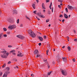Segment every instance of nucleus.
Here are the masks:
<instances>
[{"label": "nucleus", "instance_id": "0eeeda50", "mask_svg": "<svg viewBox=\"0 0 77 77\" xmlns=\"http://www.w3.org/2000/svg\"><path fill=\"white\" fill-rule=\"evenodd\" d=\"M61 71L63 75H65L66 74V71L65 70H63L62 69L61 70Z\"/></svg>", "mask_w": 77, "mask_h": 77}, {"label": "nucleus", "instance_id": "20e7f679", "mask_svg": "<svg viewBox=\"0 0 77 77\" xmlns=\"http://www.w3.org/2000/svg\"><path fill=\"white\" fill-rule=\"evenodd\" d=\"M17 38H20L21 39H23L24 38V36H23L21 35H17Z\"/></svg>", "mask_w": 77, "mask_h": 77}, {"label": "nucleus", "instance_id": "1a4fd4ad", "mask_svg": "<svg viewBox=\"0 0 77 77\" xmlns=\"http://www.w3.org/2000/svg\"><path fill=\"white\" fill-rule=\"evenodd\" d=\"M68 8L69 9H72V6H70L69 5H68Z\"/></svg>", "mask_w": 77, "mask_h": 77}, {"label": "nucleus", "instance_id": "bb28decb", "mask_svg": "<svg viewBox=\"0 0 77 77\" xmlns=\"http://www.w3.org/2000/svg\"><path fill=\"white\" fill-rule=\"evenodd\" d=\"M7 70H8H8H9V69H10V68H9V67H7Z\"/></svg>", "mask_w": 77, "mask_h": 77}, {"label": "nucleus", "instance_id": "de8ad7c7", "mask_svg": "<svg viewBox=\"0 0 77 77\" xmlns=\"http://www.w3.org/2000/svg\"><path fill=\"white\" fill-rule=\"evenodd\" d=\"M36 12V11H35L33 12V13H34V14H35Z\"/></svg>", "mask_w": 77, "mask_h": 77}, {"label": "nucleus", "instance_id": "09e8293b", "mask_svg": "<svg viewBox=\"0 0 77 77\" xmlns=\"http://www.w3.org/2000/svg\"><path fill=\"white\" fill-rule=\"evenodd\" d=\"M65 21V20L63 19L62 20V21L63 22V23H64V21Z\"/></svg>", "mask_w": 77, "mask_h": 77}, {"label": "nucleus", "instance_id": "c85d7f7f", "mask_svg": "<svg viewBox=\"0 0 77 77\" xmlns=\"http://www.w3.org/2000/svg\"><path fill=\"white\" fill-rule=\"evenodd\" d=\"M74 41L77 42V38H75L74 40Z\"/></svg>", "mask_w": 77, "mask_h": 77}, {"label": "nucleus", "instance_id": "7c9ffc66", "mask_svg": "<svg viewBox=\"0 0 77 77\" xmlns=\"http://www.w3.org/2000/svg\"><path fill=\"white\" fill-rule=\"evenodd\" d=\"M72 61H73V62H75V59H72Z\"/></svg>", "mask_w": 77, "mask_h": 77}, {"label": "nucleus", "instance_id": "13d9d810", "mask_svg": "<svg viewBox=\"0 0 77 77\" xmlns=\"http://www.w3.org/2000/svg\"><path fill=\"white\" fill-rule=\"evenodd\" d=\"M49 27H50L51 26V24H50L49 25H48Z\"/></svg>", "mask_w": 77, "mask_h": 77}, {"label": "nucleus", "instance_id": "c756f323", "mask_svg": "<svg viewBox=\"0 0 77 77\" xmlns=\"http://www.w3.org/2000/svg\"><path fill=\"white\" fill-rule=\"evenodd\" d=\"M26 18L27 19H28V20H30V19L29 18L27 17L26 16Z\"/></svg>", "mask_w": 77, "mask_h": 77}, {"label": "nucleus", "instance_id": "680f3d73", "mask_svg": "<svg viewBox=\"0 0 77 77\" xmlns=\"http://www.w3.org/2000/svg\"><path fill=\"white\" fill-rule=\"evenodd\" d=\"M16 68H18V66H16Z\"/></svg>", "mask_w": 77, "mask_h": 77}, {"label": "nucleus", "instance_id": "a19ab883", "mask_svg": "<svg viewBox=\"0 0 77 77\" xmlns=\"http://www.w3.org/2000/svg\"><path fill=\"white\" fill-rule=\"evenodd\" d=\"M2 38V34H0V39Z\"/></svg>", "mask_w": 77, "mask_h": 77}, {"label": "nucleus", "instance_id": "f03ea898", "mask_svg": "<svg viewBox=\"0 0 77 77\" xmlns=\"http://www.w3.org/2000/svg\"><path fill=\"white\" fill-rule=\"evenodd\" d=\"M28 33L32 38H35V36H36L35 33L33 32H32L31 29H30L28 31Z\"/></svg>", "mask_w": 77, "mask_h": 77}, {"label": "nucleus", "instance_id": "6e6d98bb", "mask_svg": "<svg viewBox=\"0 0 77 77\" xmlns=\"http://www.w3.org/2000/svg\"><path fill=\"white\" fill-rule=\"evenodd\" d=\"M1 13H2V11H1V10L0 9V14H1Z\"/></svg>", "mask_w": 77, "mask_h": 77}, {"label": "nucleus", "instance_id": "79ce46f5", "mask_svg": "<svg viewBox=\"0 0 77 77\" xmlns=\"http://www.w3.org/2000/svg\"><path fill=\"white\" fill-rule=\"evenodd\" d=\"M38 45H39V46H41V43H38Z\"/></svg>", "mask_w": 77, "mask_h": 77}, {"label": "nucleus", "instance_id": "393cba45", "mask_svg": "<svg viewBox=\"0 0 77 77\" xmlns=\"http://www.w3.org/2000/svg\"><path fill=\"white\" fill-rule=\"evenodd\" d=\"M15 50H12V51H10V52H11V53H13V52H15Z\"/></svg>", "mask_w": 77, "mask_h": 77}, {"label": "nucleus", "instance_id": "7ed1b4c3", "mask_svg": "<svg viewBox=\"0 0 77 77\" xmlns=\"http://www.w3.org/2000/svg\"><path fill=\"white\" fill-rule=\"evenodd\" d=\"M15 28H16V26L15 25L12 26L10 25L8 26V29H13Z\"/></svg>", "mask_w": 77, "mask_h": 77}, {"label": "nucleus", "instance_id": "f8f14e48", "mask_svg": "<svg viewBox=\"0 0 77 77\" xmlns=\"http://www.w3.org/2000/svg\"><path fill=\"white\" fill-rule=\"evenodd\" d=\"M38 38L40 41H42L43 40V38L41 37H39Z\"/></svg>", "mask_w": 77, "mask_h": 77}, {"label": "nucleus", "instance_id": "aec40b11", "mask_svg": "<svg viewBox=\"0 0 77 77\" xmlns=\"http://www.w3.org/2000/svg\"><path fill=\"white\" fill-rule=\"evenodd\" d=\"M35 4H34L32 5V7L34 8V9H35Z\"/></svg>", "mask_w": 77, "mask_h": 77}, {"label": "nucleus", "instance_id": "2f4dec72", "mask_svg": "<svg viewBox=\"0 0 77 77\" xmlns=\"http://www.w3.org/2000/svg\"><path fill=\"white\" fill-rule=\"evenodd\" d=\"M8 47L9 48H10L11 47H12V45H8Z\"/></svg>", "mask_w": 77, "mask_h": 77}, {"label": "nucleus", "instance_id": "e2e57ef3", "mask_svg": "<svg viewBox=\"0 0 77 77\" xmlns=\"http://www.w3.org/2000/svg\"><path fill=\"white\" fill-rule=\"evenodd\" d=\"M52 12H53V8H52Z\"/></svg>", "mask_w": 77, "mask_h": 77}, {"label": "nucleus", "instance_id": "6e6552de", "mask_svg": "<svg viewBox=\"0 0 77 77\" xmlns=\"http://www.w3.org/2000/svg\"><path fill=\"white\" fill-rule=\"evenodd\" d=\"M8 72H5L4 73L2 77H7V75H8Z\"/></svg>", "mask_w": 77, "mask_h": 77}, {"label": "nucleus", "instance_id": "bf43d9fd", "mask_svg": "<svg viewBox=\"0 0 77 77\" xmlns=\"http://www.w3.org/2000/svg\"><path fill=\"white\" fill-rule=\"evenodd\" d=\"M71 17V15H69V17Z\"/></svg>", "mask_w": 77, "mask_h": 77}, {"label": "nucleus", "instance_id": "3c124183", "mask_svg": "<svg viewBox=\"0 0 77 77\" xmlns=\"http://www.w3.org/2000/svg\"><path fill=\"white\" fill-rule=\"evenodd\" d=\"M65 46H63L62 47V48H65Z\"/></svg>", "mask_w": 77, "mask_h": 77}, {"label": "nucleus", "instance_id": "338daca9", "mask_svg": "<svg viewBox=\"0 0 77 77\" xmlns=\"http://www.w3.org/2000/svg\"><path fill=\"white\" fill-rule=\"evenodd\" d=\"M60 5L61 6V5H62V4H60Z\"/></svg>", "mask_w": 77, "mask_h": 77}, {"label": "nucleus", "instance_id": "69168bd1", "mask_svg": "<svg viewBox=\"0 0 77 77\" xmlns=\"http://www.w3.org/2000/svg\"><path fill=\"white\" fill-rule=\"evenodd\" d=\"M43 12H45V10H43Z\"/></svg>", "mask_w": 77, "mask_h": 77}, {"label": "nucleus", "instance_id": "c9c22d12", "mask_svg": "<svg viewBox=\"0 0 77 77\" xmlns=\"http://www.w3.org/2000/svg\"><path fill=\"white\" fill-rule=\"evenodd\" d=\"M14 61H15L16 62H17V60L16 59H14Z\"/></svg>", "mask_w": 77, "mask_h": 77}, {"label": "nucleus", "instance_id": "864d4df0", "mask_svg": "<svg viewBox=\"0 0 77 77\" xmlns=\"http://www.w3.org/2000/svg\"><path fill=\"white\" fill-rule=\"evenodd\" d=\"M51 6H49V8L51 9Z\"/></svg>", "mask_w": 77, "mask_h": 77}, {"label": "nucleus", "instance_id": "052dcab7", "mask_svg": "<svg viewBox=\"0 0 77 77\" xmlns=\"http://www.w3.org/2000/svg\"><path fill=\"white\" fill-rule=\"evenodd\" d=\"M67 39H69V36H67Z\"/></svg>", "mask_w": 77, "mask_h": 77}, {"label": "nucleus", "instance_id": "412c9836", "mask_svg": "<svg viewBox=\"0 0 77 77\" xmlns=\"http://www.w3.org/2000/svg\"><path fill=\"white\" fill-rule=\"evenodd\" d=\"M58 1L60 2V3H62V2H63V0H58Z\"/></svg>", "mask_w": 77, "mask_h": 77}, {"label": "nucleus", "instance_id": "774afa93", "mask_svg": "<svg viewBox=\"0 0 77 77\" xmlns=\"http://www.w3.org/2000/svg\"><path fill=\"white\" fill-rule=\"evenodd\" d=\"M48 68H50V66H48Z\"/></svg>", "mask_w": 77, "mask_h": 77}, {"label": "nucleus", "instance_id": "4c0bfd02", "mask_svg": "<svg viewBox=\"0 0 77 77\" xmlns=\"http://www.w3.org/2000/svg\"><path fill=\"white\" fill-rule=\"evenodd\" d=\"M48 14H49V15L50 14V11H48Z\"/></svg>", "mask_w": 77, "mask_h": 77}, {"label": "nucleus", "instance_id": "9b49d317", "mask_svg": "<svg viewBox=\"0 0 77 77\" xmlns=\"http://www.w3.org/2000/svg\"><path fill=\"white\" fill-rule=\"evenodd\" d=\"M42 6L43 9H45V5H44V3H42Z\"/></svg>", "mask_w": 77, "mask_h": 77}, {"label": "nucleus", "instance_id": "a211bd4d", "mask_svg": "<svg viewBox=\"0 0 77 77\" xmlns=\"http://www.w3.org/2000/svg\"><path fill=\"white\" fill-rule=\"evenodd\" d=\"M67 48L69 50V51H70L71 50V48L69 46H68L67 47Z\"/></svg>", "mask_w": 77, "mask_h": 77}, {"label": "nucleus", "instance_id": "603ef678", "mask_svg": "<svg viewBox=\"0 0 77 77\" xmlns=\"http://www.w3.org/2000/svg\"><path fill=\"white\" fill-rule=\"evenodd\" d=\"M36 1L37 2V3H38V2H39V0H36Z\"/></svg>", "mask_w": 77, "mask_h": 77}, {"label": "nucleus", "instance_id": "a878e982", "mask_svg": "<svg viewBox=\"0 0 77 77\" xmlns=\"http://www.w3.org/2000/svg\"><path fill=\"white\" fill-rule=\"evenodd\" d=\"M2 74H3L2 72L0 71V76H1L2 75Z\"/></svg>", "mask_w": 77, "mask_h": 77}, {"label": "nucleus", "instance_id": "72a5a7b5", "mask_svg": "<svg viewBox=\"0 0 77 77\" xmlns=\"http://www.w3.org/2000/svg\"><path fill=\"white\" fill-rule=\"evenodd\" d=\"M36 18L38 19V20H40V19L38 17H36Z\"/></svg>", "mask_w": 77, "mask_h": 77}, {"label": "nucleus", "instance_id": "f704fd0d", "mask_svg": "<svg viewBox=\"0 0 77 77\" xmlns=\"http://www.w3.org/2000/svg\"><path fill=\"white\" fill-rule=\"evenodd\" d=\"M4 37H7V35H6V34H5L4 35Z\"/></svg>", "mask_w": 77, "mask_h": 77}, {"label": "nucleus", "instance_id": "4be33fe9", "mask_svg": "<svg viewBox=\"0 0 77 77\" xmlns=\"http://www.w3.org/2000/svg\"><path fill=\"white\" fill-rule=\"evenodd\" d=\"M3 30H4V31H6V30H7V29H6V28H3Z\"/></svg>", "mask_w": 77, "mask_h": 77}, {"label": "nucleus", "instance_id": "4d7b16f0", "mask_svg": "<svg viewBox=\"0 0 77 77\" xmlns=\"http://www.w3.org/2000/svg\"><path fill=\"white\" fill-rule=\"evenodd\" d=\"M13 54H14V55H15V54H16L15 53H13Z\"/></svg>", "mask_w": 77, "mask_h": 77}, {"label": "nucleus", "instance_id": "6ab92c4d", "mask_svg": "<svg viewBox=\"0 0 77 77\" xmlns=\"http://www.w3.org/2000/svg\"><path fill=\"white\" fill-rule=\"evenodd\" d=\"M51 72H52V71H51L50 72H48V75H50L51 74Z\"/></svg>", "mask_w": 77, "mask_h": 77}, {"label": "nucleus", "instance_id": "2eb2a0df", "mask_svg": "<svg viewBox=\"0 0 77 77\" xmlns=\"http://www.w3.org/2000/svg\"><path fill=\"white\" fill-rule=\"evenodd\" d=\"M13 12L14 13H15L16 14H17V11L15 10H13Z\"/></svg>", "mask_w": 77, "mask_h": 77}, {"label": "nucleus", "instance_id": "b1692460", "mask_svg": "<svg viewBox=\"0 0 77 77\" xmlns=\"http://www.w3.org/2000/svg\"><path fill=\"white\" fill-rule=\"evenodd\" d=\"M50 21V20L49 19H48L46 20V22H48V21Z\"/></svg>", "mask_w": 77, "mask_h": 77}, {"label": "nucleus", "instance_id": "ddd939ff", "mask_svg": "<svg viewBox=\"0 0 77 77\" xmlns=\"http://www.w3.org/2000/svg\"><path fill=\"white\" fill-rule=\"evenodd\" d=\"M62 59L63 61L66 62L67 60L66 58L65 57H63Z\"/></svg>", "mask_w": 77, "mask_h": 77}, {"label": "nucleus", "instance_id": "a18cd8bd", "mask_svg": "<svg viewBox=\"0 0 77 77\" xmlns=\"http://www.w3.org/2000/svg\"><path fill=\"white\" fill-rule=\"evenodd\" d=\"M44 39H46V38H47V37L45 36H44Z\"/></svg>", "mask_w": 77, "mask_h": 77}, {"label": "nucleus", "instance_id": "37998d69", "mask_svg": "<svg viewBox=\"0 0 77 77\" xmlns=\"http://www.w3.org/2000/svg\"><path fill=\"white\" fill-rule=\"evenodd\" d=\"M20 27H23V24H20Z\"/></svg>", "mask_w": 77, "mask_h": 77}, {"label": "nucleus", "instance_id": "5701e85b", "mask_svg": "<svg viewBox=\"0 0 77 77\" xmlns=\"http://www.w3.org/2000/svg\"><path fill=\"white\" fill-rule=\"evenodd\" d=\"M19 20V19H17V24H18V23H19V20Z\"/></svg>", "mask_w": 77, "mask_h": 77}, {"label": "nucleus", "instance_id": "0e129e2a", "mask_svg": "<svg viewBox=\"0 0 77 77\" xmlns=\"http://www.w3.org/2000/svg\"><path fill=\"white\" fill-rule=\"evenodd\" d=\"M68 41H69V39H67Z\"/></svg>", "mask_w": 77, "mask_h": 77}, {"label": "nucleus", "instance_id": "cd10ccee", "mask_svg": "<svg viewBox=\"0 0 77 77\" xmlns=\"http://www.w3.org/2000/svg\"><path fill=\"white\" fill-rule=\"evenodd\" d=\"M66 12H68V8H66Z\"/></svg>", "mask_w": 77, "mask_h": 77}, {"label": "nucleus", "instance_id": "f3484780", "mask_svg": "<svg viewBox=\"0 0 77 77\" xmlns=\"http://www.w3.org/2000/svg\"><path fill=\"white\" fill-rule=\"evenodd\" d=\"M39 56H40V54H38L35 57H36V58H38V57H39Z\"/></svg>", "mask_w": 77, "mask_h": 77}, {"label": "nucleus", "instance_id": "dca6fc26", "mask_svg": "<svg viewBox=\"0 0 77 77\" xmlns=\"http://www.w3.org/2000/svg\"><path fill=\"white\" fill-rule=\"evenodd\" d=\"M43 61L44 62H45V63H47V59H44L43 60Z\"/></svg>", "mask_w": 77, "mask_h": 77}, {"label": "nucleus", "instance_id": "c03bdc74", "mask_svg": "<svg viewBox=\"0 0 77 77\" xmlns=\"http://www.w3.org/2000/svg\"><path fill=\"white\" fill-rule=\"evenodd\" d=\"M52 6V3L51 2L50 5L49 6Z\"/></svg>", "mask_w": 77, "mask_h": 77}, {"label": "nucleus", "instance_id": "49530a36", "mask_svg": "<svg viewBox=\"0 0 77 77\" xmlns=\"http://www.w3.org/2000/svg\"><path fill=\"white\" fill-rule=\"evenodd\" d=\"M5 65H3L2 66V68H5Z\"/></svg>", "mask_w": 77, "mask_h": 77}, {"label": "nucleus", "instance_id": "9d476101", "mask_svg": "<svg viewBox=\"0 0 77 77\" xmlns=\"http://www.w3.org/2000/svg\"><path fill=\"white\" fill-rule=\"evenodd\" d=\"M34 53L35 54H38V50H35L34 51Z\"/></svg>", "mask_w": 77, "mask_h": 77}, {"label": "nucleus", "instance_id": "ea45409f", "mask_svg": "<svg viewBox=\"0 0 77 77\" xmlns=\"http://www.w3.org/2000/svg\"><path fill=\"white\" fill-rule=\"evenodd\" d=\"M58 7L59 8H61V7L60 6V5H59L58 6Z\"/></svg>", "mask_w": 77, "mask_h": 77}, {"label": "nucleus", "instance_id": "f257e3e1", "mask_svg": "<svg viewBox=\"0 0 77 77\" xmlns=\"http://www.w3.org/2000/svg\"><path fill=\"white\" fill-rule=\"evenodd\" d=\"M6 51H5L2 52V53L4 54L3 55H1V57H2V58H7V57H8V56L9 55V54L6 53Z\"/></svg>", "mask_w": 77, "mask_h": 77}, {"label": "nucleus", "instance_id": "5fc2aeb1", "mask_svg": "<svg viewBox=\"0 0 77 77\" xmlns=\"http://www.w3.org/2000/svg\"><path fill=\"white\" fill-rule=\"evenodd\" d=\"M46 52L47 53H48V50H47Z\"/></svg>", "mask_w": 77, "mask_h": 77}, {"label": "nucleus", "instance_id": "4468645a", "mask_svg": "<svg viewBox=\"0 0 77 77\" xmlns=\"http://www.w3.org/2000/svg\"><path fill=\"white\" fill-rule=\"evenodd\" d=\"M64 17L65 18H68V15H67V14H64Z\"/></svg>", "mask_w": 77, "mask_h": 77}, {"label": "nucleus", "instance_id": "e433bc0d", "mask_svg": "<svg viewBox=\"0 0 77 77\" xmlns=\"http://www.w3.org/2000/svg\"><path fill=\"white\" fill-rule=\"evenodd\" d=\"M11 63V61H9L8 62V64H10V63Z\"/></svg>", "mask_w": 77, "mask_h": 77}, {"label": "nucleus", "instance_id": "8fccbe9b", "mask_svg": "<svg viewBox=\"0 0 77 77\" xmlns=\"http://www.w3.org/2000/svg\"><path fill=\"white\" fill-rule=\"evenodd\" d=\"M49 1H50L49 0H46V2H49Z\"/></svg>", "mask_w": 77, "mask_h": 77}, {"label": "nucleus", "instance_id": "473e14b6", "mask_svg": "<svg viewBox=\"0 0 77 77\" xmlns=\"http://www.w3.org/2000/svg\"><path fill=\"white\" fill-rule=\"evenodd\" d=\"M60 18H62V17H63V15H61L60 16Z\"/></svg>", "mask_w": 77, "mask_h": 77}, {"label": "nucleus", "instance_id": "423d86ee", "mask_svg": "<svg viewBox=\"0 0 77 77\" xmlns=\"http://www.w3.org/2000/svg\"><path fill=\"white\" fill-rule=\"evenodd\" d=\"M24 56V54H22L21 52H20L18 54H17V56L18 57H22Z\"/></svg>", "mask_w": 77, "mask_h": 77}, {"label": "nucleus", "instance_id": "58836bf2", "mask_svg": "<svg viewBox=\"0 0 77 77\" xmlns=\"http://www.w3.org/2000/svg\"><path fill=\"white\" fill-rule=\"evenodd\" d=\"M31 76H32V77H34V75H33V74H32L31 75Z\"/></svg>", "mask_w": 77, "mask_h": 77}, {"label": "nucleus", "instance_id": "39448f33", "mask_svg": "<svg viewBox=\"0 0 77 77\" xmlns=\"http://www.w3.org/2000/svg\"><path fill=\"white\" fill-rule=\"evenodd\" d=\"M37 15L38 16H39V17H41V18H45V16H44V15L41 14V13H37Z\"/></svg>", "mask_w": 77, "mask_h": 77}]
</instances>
